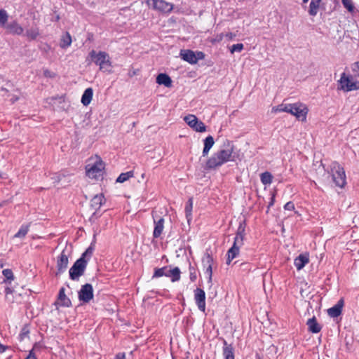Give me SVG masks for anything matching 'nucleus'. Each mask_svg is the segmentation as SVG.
<instances>
[{"label":"nucleus","mask_w":359,"mask_h":359,"mask_svg":"<svg viewBox=\"0 0 359 359\" xmlns=\"http://www.w3.org/2000/svg\"><path fill=\"white\" fill-rule=\"evenodd\" d=\"M104 169V164L101 158L95 156L88 159L86 165V173L88 177L97 180L102 177Z\"/></svg>","instance_id":"1"},{"label":"nucleus","mask_w":359,"mask_h":359,"mask_svg":"<svg viewBox=\"0 0 359 359\" xmlns=\"http://www.w3.org/2000/svg\"><path fill=\"white\" fill-rule=\"evenodd\" d=\"M93 248L89 247L69 269V276L72 280L78 279L83 275L87 265L88 259L93 255Z\"/></svg>","instance_id":"2"},{"label":"nucleus","mask_w":359,"mask_h":359,"mask_svg":"<svg viewBox=\"0 0 359 359\" xmlns=\"http://www.w3.org/2000/svg\"><path fill=\"white\" fill-rule=\"evenodd\" d=\"M245 229L240 226L235 236L233 244L227 252V264H230L231 261L239 255L240 248L243 245Z\"/></svg>","instance_id":"3"},{"label":"nucleus","mask_w":359,"mask_h":359,"mask_svg":"<svg viewBox=\"0 0 359 359\" xmlns=\"http://www.w3.org/2000/svg\"><path fill=\"white\" fill-rule=\"evenodd\" d=\"M232 151L230 149H223L214 154L207 161L208 168H215L229 161L231 157Z\"/></svg>","instance_id":"4"},{"label":"nucleus","mask_w":359,"mask_h":359,"mask_svg":"<svg viewBox=\"0 0 359 359\" xmlns=\"http://www.w3.org/2000/svg\"><path fill=\"white\" fill-rule=\"evenodd\" d=\"M93 62L100 67V69L102 72H111V62L109 55L103 51L97 53L92 50L90 53Z\"/></svg>","instance_id":"5"},{"label":"nucleus","mask_w":359,"mask_h":359,"mask_svg":"<svg viewBox=\"0 0 359 359\" xmlns=\"http://www.w3.org/2000/svg\"><path fill=\"white\" fill-rule=\"evenodd\" d=\"M273 110L276 112H307L309 109L302 102L288 103L287 100H284L282 104L274 107Z\"/></svg>","instance_id":"6"},{"label":"nucleus","mask_w":359,"mask_h":359,"mask_svg":"<svg viewBox=\"0 0 359 359\" xmlns=\"http://www.w3.org/2000/svg\"><path fill=\"white\" fill-rule=\"evenodd\" d=\"M332 176L336 186L343 188L346 184V174L344 168L337 163L332 164Z\"/></svg>","instance_id":"7"},{"label":"nucleus","mask_w":359,"mask_h":359,"mask_svg":"<svg viewBox=\"0 0 359 359\" xmlns=\"http://www.w3.org/2000/svg\"><path fill=\"white\" fill-rule=\"evenodd\" d=\"M339 88L344 91H351L359 89V81H354L351 76H347L346 73H342L339 81Z\"/></svg>","instance_id":"8"},{"label":"nucleus","mask_w":359,"mask_h":359,"mask_svg":"<svg viewBox=\"0 0 359 359\" xmlns=\"http://www.w3.org/2000/svg\"><path fill=\"white\" fill-rule=\"evenodd\" d=\"M146 3L154 10L162 13H170L173 9V5L164 0H147Z\"/></svg>","instance_id":"9"},{"label":"nucleus","mask_w":359,"mask_h":359,"mask_svg":"<svg viewBox=\"0 0 359 359\" xmlns=\"http://www.w3.org/2000/svg\"><path fill=\"white\" fill-rule=\"evenodd\" d=\"M184 121L194 130L197 132L205 131V126L204 123L196 117L194 114H189L184 117Z\"/></svg>","instance_id":"10"},{"label":"nucleus","mask_w":359,"mask_h":359,"mask_svg":"<svg viewBox=\"0 0 359 359\" xmlns=\"http://www.w3.org/2000/svg\"><path fill=\"white\" fill-rule=\"evenodd\" d=\"M93 298V289L90 284H85L79 292V299L84 303L89 302Z\"/></svg>","instance_id":"11"},{"label":"nucleus","mask_w":359,"mask_h":359,"mask_svg":"<svg viewBox=\"0 0 359 359\" xmlns=\"http://www.w3.org/2000/svg\"><path fill=\"white\" fill-rule=\"evenodd\" d=\"M194 300L200 311H205V293L203 290L196 288L194 290Z\"/></svg>","instance_id":"12"},{"label":"nucleus","mask_w":359,"mask_h":359,"mask_svg":"<svg viewBox=\"0 0 359 359\" xmlns=\"http://www.w3.org/2000/svg\"><path fill=\"white\" fill-rule=\"evenodd\" d=\"M213 261V258L209 254H206L202 259L205 273L207 275L209 283L212 282Z\"/></svg>","instance_id":"13"},{"label":"nucleus","mask_w":359,"mask_h":359,"mask_svg":"<svg viewBox=\"0 0 359 359\" xmlns=\"http://www.w3.org/2000/svg\"><path fill=\"white\" fill-rule=\"evenodd\" d=\"M69 253L67 250H63L57 258V273H63L67 268L69 260Z\"/></svg>","instance_id":"14"},{"label":"nucleus","mask_w":359,"mask_h":359,"mask_svg":"<svg viewBox=\"0 0 359 359\" xmlns=\"http://www.w3.org/2000/svg\"><path fill=\"white\" fill-rule=\"evenodd\" d=\"M309 262V256L307 253L299 255L294 260V264L298 271L302 269Z\"/></svg>","instance_id":"15"},{"label":"nucleus","mask_w":359,"mask_h":359,"mask_svg":"<svg viewBox=\"0 0 359 359\" xmlns=\"http://www.w3.org/2000/svg\"><path fill=\"white\" fill-rule=\"evenodd\" d=\"M180 56L184 61L190 64H196L198 62L196 55L190 50H182L180 51Z\"/></svg>","instance_id":"16"},{"label":"nucleus","mask_w":359,"mask_h":359,"mask_svg":"<svg viewBox=\"0 0 359 359\" xmlns=\"http://www.w3.org/2000/svg\"><path fill=\"white\" fill-rule=\"evenodd\" d=\"M4 27L10 34L20 35L23 33V28L16 22H12Z\"/></svg>","instance_id":"17"},{"label":"nucleus","mask_w":359,"mask_h":359,"mask_svg":"<svg viewBox=\"0 0 359 359\" xmlns=\"http://www.w3.org/2000/svg\"><path fill=\"white\" fill-rule=\"evenodd\" d=\"M181 271L178 267H167L166 277L170 278L172 282L178 281L180 279Z\"/></svg>","instance_id":"18"},{"label":"nucleus","mask_w":359,"mask_h":359,"mask_svg":"<svg viewBox=\"0 0 359 359\" xmlns=\"http://www.w3.org/2000/svg\"><path fill=\"white\" fill-rule=\"evenodd\" d=\"M105 202L104 195L102 194L95 195L90 201L91 208L96 210H98L102 205Z\"/></svg>","instance_id":"19"},{"label":"nucleus","mask_w":359,"mask_h":359,"mask_svg":"<svg viewBox=\"0 0 359 359\" xmlns=\"http://www.w3.org/2000/svg\"><path fill=\"white\" fill-rule=\"evenodd\" d=\"M344 300L341 299L336 305L327 310L328 315L332 318L338 317L341 313Z\"/></svg>","instance_id":"20"},{"label":"nucleus","mask_w":359,"mask_h":359,"mask_svg":"<svg viewBox=\"0 0 359 359\" xmlns=\"http://www.w3.org/2000/svg\"><path fill=\"white\" fill-rule=\"evenodd\" d=\"M57 304L62 306L69 307L72 303L70 299L66 296L65 293V288L62 287L59 291Z\"/></svg>","instance_id":"21"},{"label":"nucleus","mask_w":359,"mask_h":359,"mask_svg":"<svg viewBox=\"0 0 359 359\" xmlns=\"http://www.w3.org/2000/svg\"><path fill=\"white\" fill-rule=\"evenodd\" d=\"M156 83L159 85H163L165 87H170L172 85V80L168 74L162 73L157 76Z\"/></svg>","instance_id":"22"},{"label":"nucleus","mask_w":359,"mask_h":359,"mask_svg":"<svg viewBox=\"0 0 359 359\" xmlns=\"http://www.w3.org/2000/svg\"><path fill=\"white\" fill-rule=\"evenodd\" d=\"M306 324L309 330L313 333H318L321 330V326L317 323L315 317L309 319Z\"/></svg>","instance_id":"23"},{"label":"nucleus","mask_w":359,"mask_h":359,"mask_svg":"<svg viewBox=\"0 0 359 359\" xmlns=\"http://www.w3.org/2000/svg\"><path fill=\"white\" fill-rule=\"evenodd\" d=\"M163 224L164 219L163 218H161L157 222H155V226L153 233L154 238H158L162 233L164 228Z\"/></svg>","instance_id":"24"},{"label":"nucleus","mask_w":359,"mask_h":359,"mask_svg":"<svg viewBox=\"0 0 359 359\" xmlns=\"http://www.w3.org/2000/svg\"><path fill=\"white\" fill-rule=\"evenodd\" d=\"M215 144L214 139L212 136L209 135L204 140V148L203 150V155L206 156L209 153L210 149Z\"/></svg>","instance_id":"25"},{"label":"nucleus","mask_w":359,"mask_h":359,"mask_svg":"<svg viewBox=\"0 0 359 359\" xmlns=\"http://www.w3.org/2000/svg\"><path fill=\"white\" fill-rule=\"evenodd\" d=\"M93 92L92 88H88L86 89L81 97V102L83 104V105L86 106L90 102L93 97Z\"/></svg>","instance_id":"26"},{"label":"nucleus","mask_w":359,"mask_h":359,"mask_svg":"<svg viewBox=\"0 0 359 359\" xmlns=\"http://www.w3.org/2000/svg\"><path fill=\"white\" fill-rule=\"evenodd\" d=\"M321 0H311L309 6V13L311 15L315 16L318 13Z\"/></svg>","instance_id":"27"},{"label":"nucleus","mask_w":359,"mask_h":359,"mask_svg":"<svg viewBox=\"0 0 359 359\" xmlns=\"http://www.w3.org/2000/svg\"><path fill=\"white\" fill-rule=\"evenodd\" d=\"M72 43V37L68 32H66L61 36L60 46L62 48L69 47Z\"/></svg>","instance_id":"28"},{"label":"nucleus","mask_w":359,"mask_h":359,"mask_svg":"<svg viewBox=\"0 0 359 359\" xmlns=\"http://www.w3.org/2000/svg\"><path fill=\"white\" fill-rule=\"evenodd\" d=\"M192 209H193V200L191 198H189L186 204V206H185V214H186V217H187L188 222H189L192 219V214H191Z\"/></svg>","instance_id":"29"},{"label":"nucleus","mask_w":359,"mask_h":359,"mask_svg":"<svg viewBox=\"0 0 359 359\" xmlns=\"http://www.w3.org/2000/svg\"><path fill=\"white\" fill-rule=\"evenodd\" d=\"M223 355L224 359H234L233 348L231 346L226 345V343L223 348Z\"/></svg>","instance_id":"30"},{"label":"nucleus","mask_w":359,"mask_h":359,"mask_svg":"<svg viewBox=\"0 0 359 359\" xmlns=\"http://www.w3.org/2000/svg\"><path fill=\"white\" fill-rule=\"evenodd\" d=\"M273 176L269 172H265L261 175V182L264 185H269L272 182Z\"/></svg>","instance_id":"31"},{"label":"nucleus","mask_w":359,"mask_h":359,"mask_svg":"<svg viewBox=\"0 0 359 359\" xmlns=\"http://www.w3.org/2000/svg\"><path fill=\"white\" fill-rule=\"evenodd\" d=\"M133 176V172H127L124 173H121L118 178L116 179V182L119 183H123Z\"/></svg>","instance_id":"32"},{"label":"nucleus","mask_w":359,"mask_h":359,"mask_svg":"<svg viewBox=\"0 0 359 359\" xmlns=\"http://www.w3.org/2000/svg\"><path fill=\"white\" fill-rule=\"evenodd\" d=\"M28 231H29V226L28 225H22L20 228L19 231L15 235V237L22 238L26 236Z\"/></svg>","instance_id":"33"},{"label":"nucleus","mask_w":359,"mask_h":359,"mask_svg":"<svg viewBox=\"0 0 359 359\" xmlns=\"http://www.w3.org/2000/svg\"><path fill=\"white\" fill-rule=\"evenodd\" d=\"M8 15L7 12L4 9H1L0 10V25L1 26L4 27L8 21Z\"/></svg>","instance_id":"34"},{"label":"nucleus","mask_w":359,"mask_h":359,"mask_svg":"<svg viewBox=\"0 0 359 359\" xmlns=\"http://www.w3.org/2000/svg\"><path fill=\"white\" fill-rule=\"evenodd\" d=\"M39 32L37 29H31L27 31L26 35L30 39H35L39 36Z\"/></svg>","instance_id":"35"},{"label":"nucleus","mask_w":359,"mask_h":359,"mask_svg":"<svg viewBox=\"0 0 359 359\" xmlns=\"http://www.w3.org/2000/svg\"><path fill=\"white\" fill-rule=\"evenodd\" d=\"M167 267H163L155 270L154 278H158L161 276H165Z\"/></svg>","instance_id":"36"},{"label":"nucleus","mask_w":359,"mask_h":359,"mask_svg":"<svg viewBox=\"0 0 359 359\" xmlns=\"http://www.w3.org/2000/svg\"><path fill=\"white\" fill-rule=\"evenodd\" d=\"M2 273L7 280L11 281L13 280V273L11 269H4L3 270Z\"/></svg>","instance_id":"37"},{"label":"nucleus","mask_w":359,"mask_h":359,"mask_svg":"<svg viewBox=\"0 0 359 359\" xmlns=\"http://www.w3.org/2000/svg\"><path fill=\"white\" fill-rule=\"evenodd\" d=\"M344 6L350 12L354 9V6L351 0H342Z\"/></svg>","instance_id":"38"},{"label":"nucleus","mask_w":359,"mask_h":359,"mask_svg":"<svg viewBox=\"0 0 359 359\" xmlns=\"http://www.w3.org/2000/svg\"><path fill=\"white\" fill-rule=\"evenodd\" d=\"M243 49V43L233 44L231 48V53H233L235 52H241Z\"/></svg>","instance_id":"39"},{"label":"nucleus","mask_w":359,"mask_h":359,"mask_svg":"<svg viewBox=\"0 0 359 359\" xmlns=\"http://www.w3.org/2000/svg\"><path fill=\"white\" fill-rule=\"evenodd\" d=\"M189 277L190 280L192 282H194L197 278V275L195 269L191 266H189Z\"/></svg>","instance_id":"40"},{"label":"nucleus","mask_w":359,"mask_h":359,"mask_svg":"<svg viewBox=\"0 0 359 359\" xmlns=\"http://www.w3.org/2000/svg\"><path fill=\"white\" fill-rule=\"evenodd\" d=\"M352 71L356 76H359V62H355L352 65Z\"/></svg>","instance_id":"41"},{"label":"nucleus","mask_w":359,"mask_h":359,"mask_svg":"<svg viewBox=\"0 0 359 359\" xmlns=\"http://www.w3.org/2000/svg\"><path fill=\"white\" fill-rule=\"evenodd\" d=\"M6 299L8 302H14V299H11L10 298V295H13V290L9 288V287H7L6 288Z\"/></svg>","instance_id":"42"},{"label":"nucleus","mask_w":359,"mask_h":359,"mask_svg":"<svg viewBox=\"0 0 359 359\" xmlns=\"http://www.w3.org/2000/svg\"><path fill=\"white\" fill-rule=\"evenodd\" d=\"M296 118L302 122H304L306 120V114H292Z\"/></svg>","instance_id":"43"},{"label":"nucleus","mask_w":359,"mask_h":359,"mask_svg":"<svg viewBox=\"0 0 359 359\" xmlns=\"http://www.w3.org/2000/svg\"><path fill=\"white\" fill-rule=\"evenodd\" d=\"M43 76L48 78H54L55 74L46 69L43 70Z\"/></svg>","instance_id":"44"},{"label":"nucleus","mask_w":359,"mask_h":359,"mask_svg":"<svg viewBox=\"0 0 359 359\" xmlns=\"http://www.w3.org/2000/svg\"><path fill=\"white\" fill-rule=\"evenodd\" d=\"M284 208L287 210H292L294 209V205L292 202H288L285 205Z\"/></svg>","instance_id":"45"},{"label":"nucleus","mask_w":359,"mask_h":359,"mask_svg":"<svg viewBox=\"0 0 359 359\" xmlns=\"http://www.w3.org/2000/svg\"><path fill=\"white\" fill-rule=\"evenodd\" d=\"M25 359H36V357L34 354L33 351H31Z\"/></svg>","instance_id":"46"},{"label":"nucleus","mask_w":359,"mask_h":359,"mask_svg":"<svg viewBox=\"0 0 359 359\" xmlns=\"http://www.w3.org/2000/svg\"><path fill=\"white\" fill-rule=\"evenodd\" d=\"M27 331H25V330L24 329L20 335L21 339H22L24 337H27Z\"/></svg>","instance_id":"47"},{"label":"nucleus","mask_w":359,"mask_h":359,"mask_svg":"<svg viewBox=\"0 0 359 359\" xmlns=\"http://www.w3.org/2000/svg\"><path fill=\"white\" fill-rule=\"evenodd\" d=\"M6 346L0 343V353H4L6 350Z\"/></svg>","instance_id":"48"},{"label":"nucleus","mask_w":359,"mask_h":359,"mask_svg":"<svg viewBox=\"0 0 359 359\" xmlns=\"http://www.w3.org/2000/svg\"><path fill=\"white\" fill-rule=\"evenodd\" d=\"M196 57L198 58V60L199 59H202L203 57V53L202 52L197 53Z\"/></svg>","instance_id":"49"},{"label":"nucleus","mask_w":359,"mask_h":359,"mask_svg":"<svg viewBox=\"0 0 359 359\" xmlns=\"http://www.w3.org/2000/svg\"><path fill=\"white\" fill-rule=\"evenodd\" d=\"M18 99V96L15 95L13 96L12 98H11V101L12 102H14L15 100H17Z\"/></svg>","instance_id":"50"},{"label":"nucleus","mask_w":359,"mask_h":359,"mask_svg":"<svg viewBox=\"0 0 359 359\" xmlns=\"http://www.w3.org/2000/svg\"><path fill=\"white\" fill-rule=\"evenodd\" d=\"M1 91L2 93H7V90H6L5 88H3L1 89Z\"/></svg>","instance_id":"51"},{"label":"nucleus","mask_w":359,"mask_h":359,"mask_svg":"<svg viewBox=\"0 0 359 359\" xmlns=\"http://www.w3.org/2000/svg\"><path fill=\"white\" fill-rule=\"evenodd\" d=\"M10 298H11V299H13V295H10Z\"/></svg>","instance_id":"52"},{"label":"nucleus","mask_w":359,"mask_h":359,"mask_svg":"<svg viewBox=\"0 0 359 359\" xmlns=\"http://www.w3.org/2000/svg\"><path fill=\"white\" fill-rule=\"evenodd\" d=\"M309 0H303L304 3H307Z\"/></svg>","instance_id":"53"}]
</instances>
